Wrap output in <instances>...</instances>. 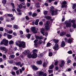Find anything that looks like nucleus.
I'll use <instances>...</instances> for the list:
<instances>
[{
  "label": "nucleus",
  "instance_id": "obj_59",
  "mask_svg": "<svg viewBox=\"0 0 76 76\" xmlns=\"http://www.w3.org/2000/svg\"><path fill=\"white\" fill-rule=\"evenodd\" d=\"M54 64L55 65V66H57V64H58V61H56L55 64Z\"/></svg>",
  "mask_w": 76,
  "mask_h": 76
},
{
  "label": "nucleus",
  "instance_id": "obj_39",
  "mask_svg": "<svg viewBox=\"0 0 76 76\" xmlns=\"http://www.w3.org/2000/svg\"><path fill=\"white\" fill-rule=\"evenodd\" d=\"M54 7H53V6H52L50 8V10L51 11H53V10H54Z\"/></svg>",
  "mask_w": 76,
  "mask_h": 76
},
{
  "label": "nucleus",
  "instance_id": "obj_15",
  "mask_svg": "<svg viewBox=\"0 0 76 76\" xmlns=\"http://www.w3.org/2000/svg\"><path fill=\"white\" fill-rule=\"evenodd\" d=\"M66 34V32L65 31L61 32L60 34V36L61 37H62V36H63L64 35H65Z\"/></svg>",
  "mask_w": 76,
  "mask_h": 76
},
{
  "label": "nucleus",
  "instance_id": "obj_30",
  "mask_svg": "<svg viewBox=\"0 0 76 76\" xmlns=\"http://www.w3.org/2000/svg\"><path fill=\"white\" fill-rule=\"evenodd\" d=\"M49 69H53V68H54V65L53 64H51L50 66H49Z\"/></svg>",
  "mask_w": 76,
  "mask_h": 76
},
{
  "label": "nucleus",
  "instance_id": "obj_33",
  "mask_svg": "<svg viewBox=\"0 0 76 76\" xmlns=\"http://www.w3.org/2000/svg\"><path fill=\"white\" fill-rule=\"evenodd\" d=\"M6 27L7 28H12V25H11L7 24L6 25Z\"/></svg>",
  "mask_w": 76,
  "mask_h": 76
},
{
  "label": "nucleus",
  "instance_id": "obj_24",
  "mask_svg": "<svg viewBox=\"0 0 76 76\" xmlns=\"http://www.w3.org/2000/svg\"><path fill=\"white\" fill-rule=\"evenodd\" d=\"M37 16V14L35 13H33L32 15V17H35Z\"/></svg>",
  "mask_w": 76,
  "mask_h": 76
},
{
  "label": "nucleus",
  "instance_id": "obj_48",
  "mask_svg": "<svg viewBox=\"0 0 76 76\" xmlns=\"http://www.w3.org/2000/svg\"><path fill=\"white\" fill-rule=\"evenodd\" d=\"M47 13H48V11H45L44 12V14L45 15H47Z\"/></svg>",
  "mask_w": 76,
  "mask_h": 76
},
{
  "label": "nucleus",
  "instance_id": "obj_52",
  "mask_svg": "<svg viewBox=\"0 0 76 76\" xmlns=\"http://www.w3.org/2000/svg\"><path fill=\"white\" fill-rule=\"evenodd\" d=\"M8 34H12L13 33V30H11L9 31L8 32Z\"/></svg>",
  "mask_w": 76,
  "mask_h": 76
},
{
  "label": "nucleus",
  "instance_id": "obj_28",
  "mask_svg": "<svg viewBox=\"0 0 76 76\" xmlns=\"http://www.w3.org/2000/svg\"><path fill=\"white\" fill-rule=\"evenodd\" d=\"M7 37L8 39H11L12 38V36L8 34L7 36Z\"/></svg>",
  "mask_w": 76,
  "mask_h": 76
},
{
  "label": "nucleus",
  "instance_id": "obj_44",
  "mask_svg": "<svg viewBox=\"0 0 76 76\" xmlns=\"http://www.w3.org/2000/svg\"><path fill=\"white\" fill-rule=\"evenodd\" d=\"M13 28H15V29H18V26H17V25H14Z\"/></svg>",
  "mask_w": 76,
  "mask_h": 76
},
{
  "label": "nucleus",
  "instance_id": "obj_5",
  "mask_svg": "<svg viewBox=\"0 0 76 76\" xmlns=\"http://www.w3.org/2000/svg\"><path fill=\"white\" fill-rule=\"evenodd\" d=\"M58 12H60V10H53L52 11L51 15L52 16L56 15H57L58 13Z\"/></svg>",
  "mask_w": 76,
  "mask_h": 76
},
{
  "label": "nucleus",
  "instance_id": "obj_14",
  "mask_svg": "<svg viewBox=\"0 0 76 76\" xmlns=\"http://www.w3.org/2000/svg\"><path fill=\"white\" fill-rule=\"evenodd\" d=\"M44 74V72L42 71H40L39 73L38 74V76H42V75Z\"/></svg>",
  "mask_w": 76,
  "mask_h": 76
},
{
  "label": "nucleus",
  "instance_id": "obj_19",
  "mask_svg": "<svg viewBox=\"0 0 76 76\" xmlns=\"http://www.w3.org/2000/svg\"><path fill=\"white\" fill-rule=\"evenodd\" d=\"M45 29L47 31H48L50 29V27L49 25H45Z\"/></svg>",
  "mask_w": 76,
  "mask_h": 76
},
{
  "label": "nucleus",
  "instance_id": "obj_13",
  "mask_svg": "<svg viewBox=\"0 0 76 76\" xmlns=\"http://www.w3.org/2000/svg\"><path fill=\"white\" fill-rule=\"evenodd\" d=\"M37 41H38V40H35L34 41V45L35 46V47H38L37 44L38 43H37Z\"/></svg>",
  "mask_w": 76,
  "mask_h": 76
},
{
  "label": "nucleus",
  "instance_id": "obj_50",
  "mask_svg": "<svg viewBox=\"0 0 76 76\" xmlns=\"http://www.w3.org/2000/svg\"><path fill=\"white\" fill-rule=\"evenodd\" d=\"M47 66V63L45 62H44L43 64V67H45Z\"/></svg>",
  "mask_w": 76,
  "mask_h": 76
},
{
  "label": "nucleus",
  "instance_id": "obj_32",
  "mask_svg": "<svg viewBox=\"0 0 76 76\" xmlns=\"http://www.w3.org/2000/svg\"><path fill=\"white\" fill-rule=\"evenodd\" d=\"M11 4L12 6V8L13 9H15V4H14V3H11Z\"/></svg>",
  "mask_w": 76,
  "mask_h": 76
},
{
  "label": "nucleus",
  "instance_id": "obj_27",
  "mask_svg": "<svg viewBox=\"0 0 76 76\" xmlns=\"http://www.w3.org/2000/svg\"><path fill=\"white\" fill-rule=\"evenodd\" d=\"M73 5H72V9H75V8H76V4H73Z\"/></svg>",
  "mask_w": 76,
  "mask_h": 76
},
{
  "label": "nucleus",
  "instance_id": "obj_31",
  "mask_svg": "<svg viewBox=\"0 0 76 76\" xmlns=\"http://www.w3.org/2000/svg\"><path fill=\"white\" fill-rule=\"evenodd\" d=\"M18 7L19 9H22V4H20L19 5H18Z\"/></svg>",
  "mask_w": 76,
  "mask_h": 76
},
{
  "label": "nucleus",
  "instance_id": "obj_18",
  "mask_svg": "<svg viewBox=\"0 0 76 76\" xmlns=\"http://www.w3.org/2000/svg\"><path fill=\"white\" fill-rule=\"evenodd\" d=\"M32 69L34 70H37L38 69V68L37 67V66L34 65L32 66Z\"/></svg>",
  "mask_w": 76,
  "mask_h": 76
},
{
  "label": "nucleus",
  "instance_id": "obj_22",
  "mask_svg": "<svg viewBox=\"0 0 76 76\" xmlns=\"http://www.w3.org/2000/svg\"><path fill=\"white\" fill-rule=\"evenodd\" d=\"M39 19H37L36 20L35 22V25H38V22H39Z\"/></svg>",
  "mask_w": 76,
  "mask_h": 76
},
{
  "label": "nucleus",
  "instance_id": "obj_3",
  "mask_svg": "<svg viewBox=\"0 0 76 76\" xmlns=\"http://www.w3.org/2000/svg\"><path fill=\"white\" fill-rule=\"evenodd\" d=\"M64 23L66 24V28H70L72 26V23L69 22L67 20L65 21Z\"/></svg>",
  "mask_w": 76,
  "mask_h": 76
},
{
  "label": "nucleus",
  "instance_id": "obj_40",
  "mask_svg": "<svg viewBox=\"0 0 76 76\" xmlns=\"http://www.w3.org/2000/svg\"><path fill=\"white\" fill-rule=\"evenodd\" d=\"M28 39H29L30 38V37H31V34H28L26 35Z\"/></svg>",
  "mask_w": 76,
  "mask_h": 76
},
{
  "label": "nucleus",
  "instance_id": "obj_57",
  "mask_svg": "<svg viewBox=\"0 0 76 76\" xmlns=\"http://www.w3.org/2000/svg\"><path fill=\"white\" fill-rule=\"evenodd\" d=\"M43 38H44V37H42V36H41L40 37H39V39L40 40L42 39Z\"/></svg>",
  "mask_w": 76,
  "mask_h": 76
},
{
  "label": "nucleus",
  "instance_id": "obj_62",
  "mask_svg": "<svg viewBox=\"0 0 76 76\" xmlns=\"http://www.w3.org/2000/svg\"><path fill=\"white\" fill-rule=\"evenodd\" d=\"M33 53H35V52H37V50L36 49H35L33 50Z\"/></svg>",
  "mask_w": 76,
  "mask_h": 76
},
{
  "label": "nucleus",
  "instance_id": "obj_36",
  "mask_svg": "<svg viewBox=\"0 0 76 76\" xmlns=\"http://www.w3.org/2000/svg\"><path fill=\"white\" fill-rule=\"evenodd\" d=\"M37 63L38 64H42V61H37Z\"/></svg>",
  "mask_w": 76,
  "mask_h": 76
},
{
  "label": "nucleus",
  "instance_id": "obj_2",
  "mask_svg": "<svg viewBox=\"0 0 76 76\" xmlns=\"http://www.w3.org/2000/svg\"><path fill=\"white\" fill-rule=\"evenodd\" d=\"M8 42L9 41H8V40L4 39L2 40V41L1 42L0 44L1 45H3V44H4V45L7 46L8 45Z\"/></svg>",
  "mask_w": 76,
  "mask_h": 76
},
{
  "label": "nucleus",
  "instance_id": "obj_60",
  "mask_svg": "<svg viewBox=\"0 0 76 76\" xmlns=\"http://www.w3.org/2000/svg\"><path fill=\"white\" fill-rule=\"evenodd\" d=\"M64 39L65 40V41L66 42H67L68 41V40L67 39V38H65Z\"/></svg>",
  "mask_w": 76,
  "mask_h": 76
},
{
  "label": "nucleus",
  "instance_id": "obj_7",
  "mask_svg": "<svg viewBox=\"0 0 76 76\" xmlns=\"http://www.w3.org/2000/svg\"><path fill=\"white\" fill-rule=\"evenodd\" d=\"M31 30L33 32V34H37V31L35 30V28L34 27H31Z\"/></svg>",
  "mask_w": 76,
  "mask_h": 76
},
{
  "label": "nucleus",
  "instance_id": "obj_1",
  "mask_svg": "<svg viewBox=\"0 0 76 76\" xmlns=\"http://www.w3.org/2000/svg\"><path fill=\"white\" fill-rule=\"evenodd\" d=\"M15 44L16 45L18 46L19 47H22L23 48H26L25 42H24L18 41L15 42Z\"/></svg>",
  "mask_w": 76,
  "mask_h": 76
},
{
  "label": "nucleus",
  "instance_id": "obj_63",
  "mask_svg": "<svg viewBox=\"0 0 76 76\" xmlns=\"http://www.w3.org/2000/svg\"><path fill=\"white\" fill-rule=\"evenodd\" d=\"M17 11L18 12H21V10L20 9H19V8H17Z\"/></svg>",
  "mask_w": 76,
  "mask_h": 76
},
{
  "label": "nucleus",
  "instance_id": "obj_6",
  "mask_svg": "<svg viewBox=\"0 0 76 76\" xmlns=\"http://www.w3.org/2000/svg\"><path fill=\"white\" fill-rule=\"evenodd\" d=\"M0 50L1 51L3 50L4 51H5V53H7V51H8V49H6V48L5 47H1Z\"/></svg>",
  "mask_w": 76,
  "mask_h": 76
},
{
  "label": "nucleus",
  "instance_id": "obj_51",
  "mask_svg": "<svg viewBox=\"0 0 76 76\" xmlns=\"http://www.w3.org/2000/svg\"><path fill=\"white\" fill-rule=\"evenodd\" d=\"M4 20V18L2 16H1L0 17V20H1V21H2V20Z\"/></svg>",
  "mask_w": 76,
  "mask_h": 76
},
{
  "label": "nucleus",
  "instance_id": "obj_20",
  "mask_svg": "<svg viewBox=\"0 0 76 76\" xmlns=\"http://www.w3.org/2000/svg\"><path fill=\"white\" fill-rule=\"evenodd\" d=\"M7 1L6 0H2V3L4 5H5L6 4Z\"/></svg>",
  "mask_w": 76,
  "mask_h": 76
},
{
  "label": "nucleus",
  "instance_id": "obj_26",
  "mask_svg": "<svg viewBox=\"0 0 76 76\" xmlns=\"http://www.w3.org/2000/svg\"><path fill=\"white\" fill-rule=\"evenodd\" d=\"M53 41L54 42H55V43H56V44H57V43H58V40L56 39H55L53 40Z\"/></svg>",
  "mask_w": 76,
  "mask_h": 76
},
{
  "label": "nucleus",
  "instance_id": "obj_9",
  "mask_svg": "<svg viewBox=\"0 0 76 76\" xmlns=\"http://www.w3.org/2000/svg\"><path fill=\"white\" fill-rule=\"evenodd\" d=\"M58 44L57 43L55 44V45L53 47V48L55 50H58Z\"/></svg>",
  "mask_w": 76,
  "mask_h": 76
},
{
  "label": "nucleus",
  "instance_id": "obj_41",
  "mask_svg": "<svg viewBox=\"0 0 76 76\" xmlns=\"http://www.w3.org/2000/svg\"><path fill=\"white\" fill-rule=\"evenodd\" d=\"M49 73L51 74L53 72V70H48Z\"/></svg>",
  "mask_w": 76,
  "mask_h": 76
},
{
  "label": "nucleus",
  "instance_id": "obj_10",
  "mask_svg": "<svg viewBox=\"0 0 76 76\" xmlns=\"http://www.w3.org/2000/svg\"><path fill=\"white\" fill-rule=\"evenodd\" d=\"M37 57V54L36 53H33V54L32 55L31 58H35L36 57Z\"/></svg>",
  "mask_w": 76,
  "mask_h": 76
},
{
  "label": "nucleus",
  "instance_id": "obj_53",
  "mask_svg": "<svg viewBox=\"0 0 76 76\" xmlns=\"http://www.w3.org/2000/svg\"><path fill=\"white\" fill-rule=\"evenodd\" d=\"M26 20H29L30 19L29 17H28V16H26Z\"/></svg>",
  "mask_w": 76,
  "mask_h": 76
},
{
  "label": "nucleus",
  "instance_id": "obj_25",
  "mask_svg": "<svg viewBox=\"0 0 76 76\" xmlns=\"http://www.w3.org/2000/svg\"><path fill=\"white\" fill-rule=\"evenodd\" d=\"M39 3L38 2H37L36 3V4L35 5V6L36 7H39Z\"/></svg>",
  "mask_w": 76,
  "mask_h": 76
},
{
  "label": "nucleus",
  "instance_id": "obj_49",
  "mask_svg": "<svg viewBox=\"0 0 76 76\" xmlns=\"http://www.w3.org/2000/svg\"><path fill=\"white\" fill-rule=\"evenodd\" d=\"M4 31V28L3 27H0V31Z\"/></svg>",
  "mask_w": 76,
  "mask_h": 76
},
{
  "label": "nucleus",
  "instance_id": "obj_46",
  "mask_svg": "<svg viewBox=\"0 0 76 76\" xmlns=\"http://www.w3.org/2000/svg\"><path fill=\"white\" fill-rule=\"evenodd\" d=\"M11 73H12V75H13V76H15V75H16V73L14 71H12L11 72Z\"/></svg>",
  "mask_w": 76,
  "mask_h": 76
},
{
  "label": "nucleus",
  "instance_id": "obj_45",
  "mask_svg": "<svg viewBox=\"0 0 76 76\" xmlns=\"http://www.w3.org/2000/svg\"><path fill=\"white\" fill-rule=\"evenodd\" d=\"M13 69L14 70H18V68L16 66H14V67Z\"/></svg>",
  "mask_w": 76,
  "mask_h": 76
},
{
  "label": "nucleus",
  "instance_id": "obj_29",
  "mask_svg": "<svg viewBox=\"0 0 76 76\" xmlns=\"http://www.w3.org/2000/svg\"><path fill=\"white\" fill-rule=\"evenodd\" d=\"M51 45V43H50L49 42H48L47 43L46 47H50Z\"/></svg>",
  "mask_w": 76,
  "mask_h": 76
},
{
  "label": "nucleus",
  "instance_id": "obj_61",
  "mask_svg": "<svg viewBox=\"0 0 76 76\" xmlns=\"http://www.w3.org/2000/svg\"><path fill=\"white\" fill-rule=\"evenodd\" d=\"M72 51L71 50H70L68 52V54H72Z\"/></svg>",
  "mask_w": 76,
  "mask_h": 76
},
{
  "label": "nucleus",
  "instance_id": "obj_4",
  "mask_svg": "<svg viewBox=\"0 0 76 76\" xmlns=\"http://www.w3.org/2000/svg\"><path fill=\"white\" fill-rule=\"evenodd\" d=\"M68 22H71V23H73V24L72 25V26L74 28H75L76 27V25L75 23L76 22V20H71L70 19L69 20Z\"/></svg>",
  "mask_w": 76,
  "mask_h": 76
},
{
  "label": "nucleus",
  "instance_id": "obj_35",
  "mask_svg": "<svg viewBox=\"0 0 76 76\" xmlns=\"http://www.w3.org/2000/svg\"><path fill=\"white\" fill-rule=\"evenodd\" d=\"M21 64V63L20 62H16L15 63L16 65H17V66H19V65H20Z\"/></svg>",
  "mask_w": 76,
  "mask_h": 76
},
{
  "label": "nucleus",
  "instance_id": "obj_47",
  "mask_svg": "<svg viewBox=\"0 0 76 76\" xmlns=\"http://www.w3.org/2000/svg\"><path fill=\"white\" fill-rule=\"evenodd\" d=\"M52 56H53V53L51 52H50L49 53V56L50 57H51Z\"/></svg>",
  "mask_w": 76,
  "mask_h": 76
},
{
  "label": "nucleus",
  "instance_id": "obj_58",
  "mask_svg": "<svg viewBox=\"0 0 76 76\" xmlns=\"http://www.w3.org/2000/svg\"><path fill=\"white\" fill-rule=\"evenodd\" d=\"M70 62H71V60H69L67 61V64H69Z\"/></svg>",
  "mask_w": 76,
  "mask_h": 76
},
{
  "label": "nucleus",
  "instance_id": "obj_54",
  "mask_svg": "<svg viewBox=\"0 0 76 76\" xmlns=\"http://www.w3.org/2000/svg\"><path fill=\"white\" fill-rule=\"evenodd\" d=\"M50 21H48L46 23V24L47 25H48L49 26V24H50Z\"/></svg>",
  "mask_w": 76,
  "mask_h": 76
},
{
  "label": "nucleus",
  "instance_id": "obj_17",
  "mask_svg": "<svg viewBox=\"0 0 76 76\" xmlns=\"http://www.w3.org/2000/svg\"><path fill=\"white\" fill-rule=\"evenodd\" d=\"M66 45V44H65V42H64V41H63L61 42V47H64Z\"/></svg>",
  "mask_w": 76,
  "mask_h": 76
},
{
  "label": "nucleus",
  "instance_id": "obj_43",
  "mask_svg": "<svg viewBox=\"0 0 76 76\" xmlns=\"http://www.w3.org/2000/svg\"><path fill=\"white\" fill-rule=\"evenodd\" d=\"M72 40L71 39H69L68 41V43H71L72 42Z\"/></svg>",
  "mask_w": 76,
  "mask_h": 76
},
{
  "label": "nucleus",
  "instance_id": "obj_56",
  "mask_svg": "<svg viewBox=\"0 0 76 76\" xmlns=\"http://www.w3.org/2000/svg\"><path fill=\"white\" fill-rule=\"evenodd\" d=\"M47 1L48 2H49V3H51L53 1H54V0H47Z\"/></svg>",
  "mask_w": 76,
  "mask_h": 76
},
{
  "label": "nucleus",
  "instance_id": "obj_11",
  "mask_svg": "<svg viewBox=\"0 0 76 76\" xmlns=\"http://www.w3.org/2000/svg\"><path fill=\"white\" fill-rule=\"evenodd\" d=\"M30 53V51L29 50H26L24 52V54H28Z\"/></svg>",
  "mask_w": 76,
  "mask_h": 76
},
{
  "label": "nucleus",
  "instance_id": "obj_42",
  "mask_svg": "<svg viewBox=\"0 0 76 76\" xmlns=\"http://www.w3.org/2000/svg\"><path fill=\"white\" fill-rule=\"evenodd\" d=\"M2 57L4 60H6V56L5 55H3Z\"/></svg>",
  "mask_w": 76,
  "mask_h": 76
},
{
  "label": "nucleus",
  "instance_id": "obj_23",
  "mask_svg": "<svg viewBox=\"0 0 76 76\" xmlns=\"http://www.w3.org/2000/svg\"><path fill=\"white\" fill-rule=\"evenodd\" d=\"M45 18L46 19L49 20V19H51V17L50 16H45Z\"/></svg>",
  "mask_w": 76,
  "mask_h": 76
},
{
  "label": "nucleus",
  "instance_id": "obj_37",
  "mask_svg": "<svg viewBox=\"0 0 76 76\" xmlns=\"http://www.w3.org/2000/svg\"><path fill=\"white\" fill-rule=\"evenodd\" d=\"M27 57L29 58H32V55L31 54H29L28 55Z\"/></svg>",
  "mask_w": 76,
  "mask_h": 76
},
{
  "label": "nucleus",
  "instance_id": "obj_16",
  "mask_svg": "<svg viewBox=\"0 0 76 76\" xmlns=\"http://www.w3.org/2000/svg\"><path fill=\"white\" fill-rule=\"evenodd\" d=\"M45 29H44V28H42L40 30V32L42 34H44V32H45Z\"/></svg>",
  "mask_w": 76,
  "mask_h": 76
},
{
  "label": "nucleus",
  "instance_id": "obj_8",
  "mask_svg": "<svg viewBox=\"0 0 76 76\" xmlns=\"http://www.w3.org/2000/svg\"><path fill=\"white\" fill-rule=\"evenodd\" d=\"M62 4L63 5H62L61 7V8H63L64 7H67V5H66V4H67V2H66V1H65L64 2H63L62 3Z\"/></svg>",
  "mask_w": 76,
  "mask_h": 76
},
{
  "label": "nucleus",
  "instance_id": "obj_12",
  "mask_svg": "<svg viewBox=\"0 0 76 76\" xmlns=\"http://www.w3.org/2000/svg\"><path fill=\"white\" fill-rule=\"evenodd\" d=\"M64 61H61V64H59L60 67H63L64 66Z\"/></svg>",
  "mask_w": 76,
  "mask_h": 76
},
{
  "label": "nucleus",
  "instance_id": "obj_38",
  "mask_svg": "<svg viewBox=\"0 0 76 76\" xmlns=\"http://www.w3.org/2000/svg\"><path fill=\"white\" fill-rule=\"evenodd\" d=\"M15 55H11L10 56V58H15Z\"/></svg>",
  "mask_w": 76,
  "mask_h": 76
},
{
  "label": "nucleus",
  "instance_id": "obj_34",
  "mask_svg": "<svg viewBox=\"0 0 76 76\" xmlns=\"http://www.w3.org/2000/svg\"><path fill=\"white\" fill-rule=\"evenodd\" d=\"M42 42H43V41H42V40H40L38 41V43L39 45H40V44H41Z\"/></svg>",
  "mask_w": 76,
  "mask_h": 76
},
{
  "label": "nucleus",
  "instance_id": "obj_64",
  "mask_svg": "<svg viewBox=\"0 0 76 76\" xmlns=\"http://www.w3.org/2000/svg\"><path fill=\"white\" fill-rule=\"evenodd\" d=\"M28 15L30 16H32V12H29L28 13Z\"/></svg>",
  "mask_w": 76,
  "mask_h": 76
},
{
  "label": "nucleus",
  "instance_id": "obj_21",
  "mask_svg": "<svg viewBox=\"0 0 76 76\" xmlns=\"http://www.w3.org/2000/svg\"><path fill=\"white\" fill-rule=\"evenodd\" d=\"M14 44V42L13 40H10L9 41V45H13Z\"/></svg>",
  "mask_w": 76,
  "mask_h": 76
},
{
  "label": "nucleus",
  "instance_id": "obj_55",
  "mask_svg": "<svg viewBox=\"0 0 76 76\" xmlns=\"http://www.w3.org/2000/svg\"><path fill=\"white\" fill-rule=\"evenodd\" d=\"M7 16H10V17H13V15L12 14H8Z\"/></svg>",
  "mask_w": 76,
  "mask_h": 76
}]
</instances>
